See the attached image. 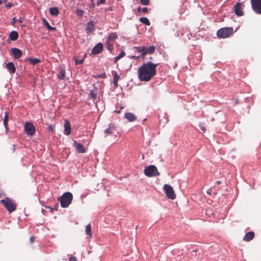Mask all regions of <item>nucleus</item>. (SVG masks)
Returning a JSON list of instances; mask_svg holds the SVG:
<instances>
[{
  "label": "nucleus",
  "instance_id": "4468645a",
  "mask_svg": "<svg viewBox=\"0 0 261 261\" xmlns=\"http://www.w3.org/2000/svg\"><path fill=\"white\" fill-rule=\"evenodd\" d=\"M6 67L11 74L14 73L16 71V68L13 62H10L7 63Z\"/></svg>",
  "mask_w": 261,
  "mask_h": 261
},
{
  "label": "nucleus",
  "instance_id": "37998d69",
  "mask_svg": "<svg viewBox=\"0 0 261 261\" xmlns=\"http://www.w3.org/2000/svg\"><path fill=\"white\" fill-rule=\"evenodd\" d=\"M113 84L114 85V87L115 88H117L118 87V81H114L113 80Z\"/></svg>",
  "mask_w": 261,
  "mask_h": 261
},
{
  "label": "nucleus",
  "instance_id": "5fc2aeb1",
  "mask_svg": "<svg viewBox=\"0 0 261 261\" xmlns=\"http://www.w3.org/2000/svg\"><path fill=\"white\" fill-rule=\"evenodd\" d=\"M18 21H19V22L20 23H22V19L21 18H20Z\"/></svg>",
  "mask_w": 261,
  "mask_h": 261
},
{
  "label": "nucleus",
  "instance_id": "39448f33",
  "mask_svg": "<svg viewBox=\"0 0 261 261\" xmlns=\"http://www.w3.org/2000/svg\"><path fill=\"white\" fill-rule=\"evenodd\" d=\"M144 174L148 177L158 176L160 173L156 167L154 165H150L144 169Z\"/></svg>",
  "mask_w": 261,
  "mask_h": 261
},
{
  "label": "nucleus",
  "instance_id": "e433bc0d",
  "mask_svg": "<svg viewBox=\"0 0 261 261\" xmlns=\"http://www.w3.org/2000/svg\"><path fill=\"white\" fill-rule=\"evenodd\" d=\"M106 2V0H99V1L97 2V5L98 6L100 5V4H103Z\"/></svg>",
  "mask_w": 261,
  "mask_h": 261
},
{
  "label": "nucleus",
  "instance_id": "6ab92c4d",
  "mask_svg": "<svg viewBox=\"0 0 261 261\" xmlns=\"http://www.w3.org/2000/svg\"><path fill=\"white\" fill-rule=\"evenodd\" d=\"M9 119V113L8 112H6L5 114L4 119L3 121V124L5 126V128L6 129V132H7L9 130V127L8 124Z\"/></svg>",
  "mask_w": 261,
  "mask_h": 261
},
{
  "label": "nucleus",
  "instance_id": "603ef678",
  "mask_svg": "<svg viewBox=\"0 0 261 261\" xmlns=\"http://www.w3.org/2000/svg\"><path fill=\"white\" fill-rule=\"evenodd\" d=\"M12 23H15V21H16V19H15V18L14 17L13 19H12Z\"/></svg>",
  "mask_w": 261,
  "mask_h": 261
},
{
  "label": "nucleus",
  "instance_id": "1a4fd4ad",
  "mask_svg": "<svg viewBox=\"0 0 261 261\" xmlns=\"http://www.w3.org/2000/svg\"><path fill=\"white\" fill-rule=\"evenodd\" d=\"M73 146L75 147L76 151L79 153H84L86 151V149L84 145L77 143L75 141L73 142Z\"/></svg>",
  "mask_w": 261,
  "mask_h": 261
},
{
  "label": "nucleus",
  "instance_id": "8fccbe9b",
  "mask_svg": "<svg viewBox=\"0 0 261 261\" xmlns=\"http://www.w3.org/2000/svg\"><path fill=\"white\" fill-rule=\"evenodd\" d=\"M6 6L7 7H8V8H10V7H11L12 6V4L11 3H9Z\"/></svg>",
  "mask_w": 261,
  "mask_h": 261
},
{
  "label": "nucleus",
  "instance_id": "473e14b6",
  "mask_svg": "<svg viewBox=\"0 0 261 261\" xmlns=\"http://www.w3.org/2000/svg\"><path fill=\"white\" fill-rule=\"evenodd\" d=\"M140 2L141 4L146 6L149 5L150 3L149 0H140Z\"/></svg>",
  "mask_w": 261,
  "mask_h": 261
},
{
  "label": "nucleus",
  "instance_id": "ea45409f",
  "mask_svg": "<svg viewBox=\"0 0 261 261\" xmlns=\"http://www.w3.org/2000/svg\"><path fill=\"white\" fill-rule=\"evenodd\" d=\"M69 261H77L75 256H71L69 257Z\"/></svg>",
  "mask_w": 261,
  "mask_h": 261
},
{
  "label": "nucleus",
  "instance_id": "f8f14e48",
  "mask_svg": "<svg viewBox=\"0 0 261 261\" xmlns=\"http://www.w3.org/2000/svg\"><path fill=\"white\" fill-rule=\"evenodd\" d=\"M12 55L14 57L15 59H19L22 54L21 50L17 48H12L11 49Z\"/></svg>",
  "mask_w": 261,
  "mask_h": 261
},
{
  "label": "nucleus",
  "instance_id": "6e6552de",
  "mask_svg": "<svg viewBox=\"0 0 261 261\" xmlns=\"http://www.w3.org/2000/svg\"><path fill=\"white\" fill-rule=\"evenodd\" d=\"M24 130L27 135L33 136L35 132V126L31 123L27 122L24 125Z\"/></svg>",
  "mask_w": 261,
  "mask_h": 261
},
{
  "label": "nucleus",
  "instance_id": "4c0bfd02",
  "mask_svg": "<svg viewBox=\"0 0 261 261\" xmlns=\"http://www.w3.org/2000/svg\"><path fill=\"white\" fill-rule=\"evenodd\" d=\"M35 238L34 236H31L30 238V242L31 243H33L35 242Z\"/></svg>",
  "mask_w": 261,
  "mask_h": 261
},
{
  "label": "nucleus",
  "instance_id": "aec40b11",
  "mask_svg": "<svg viewBox=\"0 0 261 261\" xmlns=\"http://www.w3.org/2000/svg\"><path fill=\"white\" fill-rule=\"evenodd\" d=\"M18 38V33L15 31H12L9 36V39L12 41L16 40Z\"/></svg>",
  "mask_w": 261,
  "mask_h": 261
},
{
  "label": "nucleus",
  "instance_id": "ddd939ff",
  "mask_svg": "<svg viewBox=\"0 0 261 261\" xmlns=\"http://www.w3.org/2000/svg\"><path fill=\"white\" fill-rule=\"evenodd\" d=\"M134 49L135 52H138L141 54L142 57H144L146 55V52L145 50V46H135L134 47Z\"/></svg>",
  "mask_w": 261,
  "mask_h": 261
},
{
  "label": "nucleus",
  "instance_id": "3c124183",
  "mask_svg": "<svg viewBox=\"0 0 261 261\" xmlns=\"http://www.w3.org/2000/svg\"><path fill=\"white\" fill-rule=\"evenodd\" d=\"M216 183H217L218 185H220V184H221V181H220V180H218V181H216Z\"/></svg>",
  "mask_w": 261,
  "mask_h": 261
},
{
  "label": "nucleus",
  "instance_id": "a19ab883",
  "mask_svg": "<svg viewBox=\"0 0 261 261\" xmlns=\"http://www.w3.org/2000/svg\"><path fill=\"white\" fill-rule=\"evenodd\" d=\"M97 77H100V78H105L106 77V74L102 73L101 74L97 75Z\"/></svg>",
  "mask_w": 261,
  "mask_h": 261
},
{
  "label": "nucleus",
  "instance_id": "58836bf2",
  "mask_svg": "<svg viewBox=\"0 0 261 261\" xmlns=\"http://www.w3.org/2000/svg\"><path fill=\"white\" fill-rule=\"evenodd\" d=\"M90 1L91 2V4L90 5V8H94L95 4H94V0H90Z\"/></svg>",
  "mask_w": 261,
  "mask_h": 261
},
{
  "label": "nucleus",
  "instance_id": "864d4df0",
  "mask_svg": "<svg viewBox=\"0 0 261 261\" xmlns=\"http://www.w3.org/2000/svg\"><path fill=\"white\" fill-rule=\"evenodd\" d=\"M141 10V7H139L138 8V12H140Z\"/></svg>",
  "mask_w": 261,
  "mask_h": 261
},
{
  "label": "nucleus",
  "instance_id": "72a5a7b5",
  "mask_svg": "<svg viewBox=\"0 0 261 261\" xmlns=\"http://www.w3.org/2000/svg\"><path fill=\"white\" fill-rule=\"evenodd\" d=\"M43 22L45 26L48 29L49 27L50 26L49 23L47 22V21L45 19H43Z\"/></svg>",
  "mask_w": 261,
  "mask_h": 261
},
{
  "label": "nucleus",
  "instance_id": "a18cd8bd",
  "mask_svg": "<svg viewBox=\"0 0 261 261\" xmlns=\"http://www.w3.org/2000/svg\"><path fill=\"white\" fill-rule=\"evenodd\" d=\"M199 127L200 128V129L203 132H205V130H206V129L205 128L204 126H202V125H199Z\"/></svg>",
  "mask_w": 261,
  "mask_h": 261
},
{
  "label": "nucleus",
  "instance_id": "7ed1b4c3",
  "mask_svg": "<svg viewBox=\"0 0 261 261\" xmlns=\"http://www.w3.org/2000/svg\"><path fill=\"white\" fill-rule=\"evenodd\" d=\"M72 199L73 196L70 192H67L64 193L60 198L61 206L62 207H67L71 203Z\"/></svg>",
  "mask_w": 261,
  "mask_h": 261
},
{
  "label": "nucleus",
  "instance_id": "a878e982",
  "mask_svg": "<svg viewBox=\"0 0 261 261\" xmlns=\"http://www.w3.org/2000/svg\"><path fill=\"white\" fill-rule=\"evenodd\" d=\"M139 21L141 23H142L147 26H149L150 25V21L147 17H141L139 19Z\"/></svg>",
  "mask_w": 261,
  "mask_h": 261
},
{
  "label": "nucleus",
  "instance_id": "cd10ccee",
  "mask_svg": "<svg viewBox=\"0 0 261 261\" xmlns=\"http://www.w3.org/2000/svg\"><path fill=\"white\" fill-rule=\"evenodd\" d=\"M106 45L107 48L109 50L112 51L113 49V43L106 40Z\"/></svg>",
  "mask_w": 261,
  "mask_h": 261
},
{
  "label": "nucleus",
  "instance_id": "4d7b16f0",
  "mask_svg": "<svg viewBox=\"0 0 261 261\" xmlns=\"http://www.w3.org/2000/svg\"><path fill=\"white\" fill-rule=\"evenodd\" d=\"M2 191L1 190H0V196L2 195Z\"/></svg>",
  "mask_w": 261,
  "mask_h": 261
},
{
  "label": "nucleus",
  "instance_id": "2eb2a0df",
  "mask_svg": "<svg viewBox=\"0 0 261 261\" xmlns=\"http://www.w3.org/2000/svg\"><path fill=\"white\" fill-rule=\"evenodd\" d=\"M255 236L253 231H249L247 232L243 238V240L245 242H249L252 240Z\"/></svg>",
  "mask_w": 261,
  "mask_h": 261
},
{
  "label": "nucleus",
  "instance_id": "79ce46f5",
  "mask_svg": "<svg viewBox=\"0 0 261 261\" xmlns=\"http://www.w3.org/2000/svg\"><path fill=\"white\" fill-rule=\"evenodd\" d=\"M142 11L144 13H146L148 12V9L146 7H144L142 9Z\"/></svg>",
  "mask_w": 261,
  "mask_h": 261
},
{
  "label": "nucleus",
  "instance_id": "b1692460",
  "mask_svg": "<svg viewBox=\"0 0 261 261\" xmlns=\"http://www.w3.org/2000/svg\"><path fill=\"white\" fill-rule=\"evenodd\" d=\"M58 77L60 80H64L65 77V70L63 68H61L60 72L58 74Z\"/></svg>",
  "mask_w": 261,
  "mask_h": 261
},
{
  "label": "nucleus",
  "instance_id": "c756f323",
  "mask_svg": "<svg viewBox=\"0 0 261 261\" xmlns=\"http://www.w3.org/2000/svg\"><path fill=\"white\" fill-rule=\"evenodd\" d=\"M125 55V53L124 51H122L121 53L117 57L115 58V62H116L118 60L120 59L121 58L124 57Z\"/></svg>",
  "mask_w": 261,
  "mask_h": 261
},
{
  "label": "nucleus",
  "instance_id": "c9c22d12",
  "mask_svg": "<svg viewBox=\"0 0 261 261\" xmlns=\"http://www.w3.org/2000/svg\"><path fill=\"white\" fill-rule=\"evenodd\" d=\"M90 95H91V97H93L94 99H95L96 97V94L92 90H91L90 91Z\"/></svg>",
  "mask_w": 261,
  "mask_h": 261
},
{
  "label": "nucleus",
  "instance_id": "412c9836",
  "mask_svg": "<svg viewBox=\"0 0 261 261\" xmlns=\"http://www.w3.org/2000/svg\"><path fill=\"white\" fill-rule=\"evenodd\" d=\"M115 126L114 124H110L109 125V128H108L107 129H106L105 130V133L107 135H109L112 134L113 133V130L115 129Z\"/></svg>",
  "mask_w": 261,
  "mask_h": 261
},
{
  "label": "nucleus",
  "instance_id": "f257e3e1",
  "mask_svg": "<svg viewBox=\"0 0 261 261\" xmlns=\"http://www.w3.org/2000/svg\"><path fill=\"white\" fill-rule=\"evenodd\" d=\"M158 63L148 62L141 65L138 70V78L141 81L148 82L156 74Z\"/></svg>",
  "mask_w": 261,
  "mask_h": 261
},
{
  "label": "nucleus",
  "instance_id": "13d9d810",
  "mask_svg": "<svg viewBox=\"0 0 261 261\" xmlns=\"http://www.w3.org/2000/svg\"><path fill=\"white\" fill-rule=\"evenodd\" d=\"M3 3V0H0V5Z\"/></svg>",
  "mask_w": 261,
  "mask_h": 261
},
{
  "label": "nucleus",
  "instance_id": "f704fd0d",
  "mask_svg": "<svg viewBox=\"0 0 261 261\" xmlns=\"http://www.w3.org/2000/svg\"><path fill=\"white\" fill-rule=\"evenodd\" d=\"M84 61V59H82V60H78V59H76L75 60V63L76 65H79V64H82Z\"/></svg>",
  "mask_w": 261,
  "mask_h": 261
},
{
  "label": "nucleus",
  "instance_id": "f3484780",
  "mask_svg": "<svg viewBox=\"0 0 261 261\" xmlns=\"http://www.w3.org/2000/svg\"><path fill=\"white\" fill-rule=\"evenodd\" d=\"M124 118L130 122L134 121L137 120V117L132 113H126L124 114Z\"/></svg>",
  "mask_w": 261,
  "mask_h": 261
},
{
  "label": "nucleus",
  "instance_id": "09e8293b",
  "mask_svg": "<svg viewBox=\"0 0 261 261\" xmlns=\"http://www.w3.org/2000/svg\"><path fill=\"white\" fill-rule=\"evenodd\" d=\"M133 59H137V58H140V56L139 57H137V56H132V57Z\"/></svg>",
  "mask_w": 261,
  "mask_h": 261
},
{
  "label": "nucleus",
  "instance_id": "f03ea898",
  "mask_svg": "<svg viewBox=\"0 0 261 261\" xmlns=\"http://www.w3.org/2000/svg\"><path fill=\"white\" fill-rule=\"evenodd\" d=\"M0 202L4 205L9 213H11L15 211L16 204L14 201L10 198L6 197L5 199H2Z\"/></svg>",
  "mask_w": 261,
  "mask_h": 261
},
{
  "label": "nucleus",
  "instance_id": "de8ad7c7",
  "mask_svg": "<svg viewBox=\"0 0 261 261\" xmlns=\"http://www.w3.org/2000/svg\"><path fill=\"white\" fill-rule=\"evenodd\" d=\"M212 189H211V188H210V189H208V190H207V193L208 194H210H210L212 193Z\"/></svg>",
  "mask_w": 261,
  "mask_h": 261
},
{
  "label": "nucleus",
  "instance_id": "c03bdc74",
  "mask_svg": "<svg viewBox=\"0 0 261 261\" xmlns=\"http://www.w3.org/2000/svg\"><path fill=\"white\" fill-rule=\"evenodd\" d=\"M48 30H50V31H55L56 30V28H55V27H51L50 26L49 28L48 29H47Z\"/></svg>",
  "mask_w": 261,
  "mask_h": 261
},
{
  "label": "nucleus",
  "instance_id": "a211bd4d",
  "mask_svg": "<svg viewBox=\"0 0 261 261\" xmlns=\"http://www.w3.org/2000/svg\"><path fill=\"white\" fill-rule=\"evenodd\" d=\"M118 38V36L116 32H112L109 35L107 41L114 43V41Z\"/></svg>",
  "mask_w": 261,
  "mask_h": 261
},
{
  "label": "nucleus",
  "instance_id": "5701e85b",
  "mask_svg": "<svg viewBox=\"0 0 261 261\" xmlns=\"http://www.w3.org/2000/svg\"><path fill=\"white\" fill-rule=\"evenodd\" d=\"M145 50L146 52V55L148 54H152L154 53L155 50V46L154 45L150 46L148 48H146L145 47Z\"/></svg>",
  "mask_w": 261,
  "mask_h": 261
},
{
  "label": "nucleus",
  "instance_id": "20e7f679",
  "mask_svg": "<svg viewBox=\"0 0 261 261\" xmlns=\"http://www.w3.org/2000/svg\"><path fill=\"white\" fill-rule=\"evenodd\" d=\"M233 33L232 28H223L219 29L217 33L219 38H225L229 37Z\"/></svg>",
  "mask_w": 261,
  "mask_h": 261
},
{
  "label": "nucleus",
  "instance_id": "393cba45",
  "mask_svg": "<svg viewBox=\"0 0 261 261\" xmlns=\"http://www.w3.org/2000/svg\"><path fill=\"white\" fill-rule=\"evenodd\" d=\"M28 60L32 65H36L40 62V60L37 58H32L29 57Z\"/></svg>",
  "mask_w": 261,
  "mask_h": 261
},
{
  "label": "nucleus",
  "instance_id": "7c9ffc66",
  "mask_svg": "<svg viewBox=\"0 0 261 261\" xmlns=\"http://www.w3.org/2000/svg\"><path fill=\"white\" fill-rule=\"evenodd\" d=\"M112 74L113 76V80L118 81V80L120 79V76L117 73V72H113Z\"/></svg>",
  "mask_w": 261,
  "mask_h": 261
},
{
  "label": "nucleus",
  "instance_id": "dca6fc26",
  "mask_svg": "<svg viewBox=\"0 0 261 261\" xmlns=\"http://www.w3.org/2000/svg\"><path fill=\"white\" fill-rule=\"evenodd\" d=\"M71 133V125L69 121L67 120L65 121L64 134L69 135Z\"/></svg>",
  "mask_w": 261,
  "mask_h": 261
},
{
  "label": "nucleus",
  "instance_id": "0eeeda50",
  "mask_svg": "<svg viewBox=\"0 0 261 261\" xmlns=\"http://www.w3.org/2000/svg\"><path fill=\"white\" fill-rule=\"evenodd\" d=\"M252 10L256 13L261 14V0H251Z\"/></svg>",
  "mask_w": 261,
  "mask_h": 261
},
{
  "label": "nucleus",
  "instance_id": "9d476101",
  "mask_svg": "<svg viewBox=\"0 0 261 261\" xmlns=\"http://www.w3.org/2000/svg\"><path fill=\"white\" fill-rule=\"evenodd\" d=\"M242 5V3L237 2L234 6V13L238 16H242L244 13L243 11L241 10Z\"/></svg>",
  "mask_w": 261,
  "mask_h": 261
},
{
  "label": "nucleus",
  "instance_id": "49530a36",
  "mask_svg": "<svg viewBox=\"0 0 261 261\" xmlns=\"http://www.w3.org/2000/svg\"><path fill=\"white\" fill-rule=\"evenodd\" d=\"M113 10V9L112 7H109V8H106L105 9V11H112Z\"/></svg>",
  "mask_w": 261,
  "mask_h": 261
},
{
  "label": "nucleus",
  "instance_id": "2f4dec72",
  "mask_svg": "<svg viewBox=\"0 0 261 261\" xmlns=\"http://www.w3.org/2000/svg\"><path fill=\"white\" fill-rule=\"evenodd\" d=\"M84 14V11L81 9H77L76 11V14L80 17H82Z\"/></svg>",
  "mask_w": 261,
  "mask_h": 261
},
{
  "label": "nucleus",
  "instance_id": "c85d7f7f",
  "mask_svg": "<svg viewBox=\"0 0 261 261\" xmlns=\"http://www.w3.org/2000/svg\"><path fill=\"white\" fill-rule=\"evenodd\" d=\"M86 232L89 236H92L91 228L90 224H88L86 227Z\"/></svg>",
  "mask_w": 261,
  "mask_h": 261
},
{
  "label": "nucleus",
  "instance_id": "6e6d98bb",
  "mask_svg": "<svg viewBox=\"0 0 261 261\" xmlns=\"http://www.w3.org/2000/svg\"><path fill=\"white\" fill-rule=\"evenodd\" d=\"M48 128H49V129L50 130H52V127H51V126H49Z\"/></svg>",
  "mask_w": 261,
  "mask_h": 261
},
{
  "label": "nucleus",
  "instance_id": "423d86ee",
  "mask_svg": "<svg viewBox=\"0 0 261 261\" xmlns=\"http://www.w3.org/2000/svg\"><path fill=\"white\" fill-rule=\"evenodd\" d=\"M164 190L168 198L173 200L176 198V195L172 187L170 185L167 184L165 185L164 186Z\"/></svg>",
  "mask_w": 261,
  "mask_h": 261
},
{
  "label": "nucleus",
  "instance_id": "4be33fe9",
  "mask_svg": "<svg viewBox=\"0 0 261 261\" xmlns=\"http://www.w3.org/2000/svg\"><path fill=\"white\" fill-rule=\"evenodd\" d=\"M49 12L50 14L53 16H57L59 13V11L57 7L50 8Z\"/></svg>",
  "mask_w": 261,
  "mask_h": 261
},
{
  "label": "nucleus",
  "instance_id": "9b49d317",
  "mask_svg": "<svg viewBox=\"0 0 261 261\" xmlns=\"http://www.w3.org/2000/svg\"><path fill=\"white\" fill-rule=\"evenodd\" d=\"M103 49V45L101 43H97L92 49V54L97 55L102 51Z\"/></svg>",
  "mask_w": 261,
  "mask_h": 261
},
{
  "label": "nucleus",
  "instance_id": "bb28decb",
  "mask_svg": "<svg viewBox=\"0 0 261 261\" xmlns=\"http://www.w3.org/2000/svg\"><path fill=\"white\" fill-rule=\"evenodd\" d=\"M87 30L89 32H92L94 30V23L92 21H90L88 22Z\"/></svg>",
  "mask_w": 261,
  "mask_h": 261
}]
</instances>
